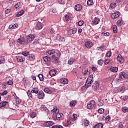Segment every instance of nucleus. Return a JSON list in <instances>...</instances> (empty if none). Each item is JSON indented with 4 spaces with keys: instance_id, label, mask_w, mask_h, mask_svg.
<instances>
[{
    "instance_id": "nucleus-56",
    "label": "nucleus",
    "mask_w": 128,
    "mask_h": 128,
    "mask_svg": "<svg viewBox=\"0 0 128 128\" xmlns=\"http://www.w3.org/2000/svg\"><path fill=\"white\" fill-rule=\"evenodd\" d=\"M104 48H106V46H99L98 48V50H102V52L104 50Z\"/></svg>"
},
{
    "instance_id": "nucleus-34",
    "label": "nucleus",
    "mask_w": 128,
    "mask_h": 128,
    "mask_svg": "<svg viewBox=\"0 0 128 128\" xmlns=\"http://www.w3.org/2000/svg\"><path fill=\"white\" fill-rule=\"evenodd\" d=\"M112 28L114 32L116 34V32H118V26L116 25H114L112 26Z\"/></svg>"
},
{
    "instance_id": "nucleus-46",
    "label": "nucleus",
    "mask_w": 128,
    "mask_h": 128,
    "mask_svg": "<svg viewBox=\"0 0 128 128\" xmlns=\"http://www.w3.org/2000/svg\"><path fill=\"white\" fill-rule=\"evenodd\" d=\"M91 84H92V82H88V81H86V84H85V88H88V86H90Z\"/></svg>"
},
{
    "instance_id": "nucleus-48",
    "label": "nucleus",
    "mask_w": 128,
    "mask_h": 128,
    "mask_svg": "<svg viewBox=\"0 0 128 128\" xmlns=\"http://www.w3.org/2000/svg\"><path fill=\"white\" fill-rule=\"evenodd\" d=\"M22 54L24 56H30V52H22Z\"/></svg>"
},
{
    "instance_id": "nucleus-44",
    "label": "nucleus",
    "mask_w": 128,
    "mask_h": 128,
    "mask_svg": "<svg viewBox=\"0 0 128 128\" xmlns=\"http://www.w3.org/2000/svg\"><path fill=\"white\" fill-rule=\"evenodd\" d=\"M38 78L40 82H42V80H44V75H42V74H39L38 75Z\"/></svg>"
},
{
    "instance_id": "nucleus-21",
    "label": "nucleus",
    "mask_w": 128,
    "mask_h": 128,
    "mask_svg": "<svg viewBox=\"0 0 128 128\" xmlns=\"http://www.w3.org/2000/svg\"><path fill=\"white\" fill-rule=\"evenodd\" d=\"M56 74V70H52L49 72V74L50 76H54Z\"/></svg>"
},
{
    "instance_id": "nucleus-35",
    "label": "nucleus",
    "mask_w": 128,
    "mask_h": 128,
    "mask_svg": "<svg viewBox=\"0 0 128 128\" xmlns=\"http://www.w3.org/2000/svg\"><path fill=\"white\" fill-rule=\"evenodd\" d=\"M30 118H36V112H31L30 114Z\"/></svg>"
},
{
    "instance_id": "nucleus-17",
    "label": "nucleus",
    "mask_w": 128,
    "mask_h": 128,
    "mask_svg": "<svg viewBox=\"0 0 128 128\" xmlns=\"http://www.w3.org/2000/svg\"><path fill=\"white\" fill-rule=\"evenodd\" d=\"M28 96L30 100H32L34 98V95H32V92L30 90H28L27 92Z\"/></svg>"
},
{
    "instance_id": "nucleus-4",
    "label": "nucleus",
    "mask_w": 128,
    "mask_h": 128,
    "mask_svg": "<svg viewBox=\"0 0 128 128\" xmlns=\"http://www.w3.org/2000/svg\"><path fill=\"white\" fill-rule=\"evenodd\" d=\"M120 12H116L114 13H112L111 14V18L113 20H114L116 18H120Z\"/></svg>"
},
{
    "instance_id": "nucleus-3",
    "label": "nucleus",
    "mask_w": 128,
    "mask_h": 128,
    "mask_svg": "<svg viewBox=\"0 0 128 128\" xmlns=\"http://www.w3.org/2000/svg\"><path fill=\"white\" fill-rule=\"evenodd\" d=\"M78 32V29L76 28H74L72 29H68V36H72L74 34Z\"/></svg>"
},
{
    "instance_id": "nucleus-58",
    "label": "nucleus",
    "mask_w": 128,
    "mask_h": 128,
    "mask_svg": "<svg viewBox=\"0 0 128 128\" xmlns=\"http://www.w3.org/2000/svg\"><path fill=\"white\" fill-rule=\"evenodd\" d=\"M110 62V59L108 58L104 62V64H108Z\"/></svg>"
},
{
    "instance_id": "nucleus-8",
    "label": "nucleus",
    "mask_w": 128,
    "mask_h": 128,
    "mask_svg": "<svg viewBox=\"0 0 128 128\" xmlns=\"http://www.w3.org/2000/svg\"><path fill=\"white\" fill-rule=\"evenodd\" d=\"M108 70H110V72H118V68L116 67L109 66L108 67Z\"/></svg>"
},
{
    "instance_id": "nucleus-18",
    "label": "nucleus",
    "mask_w": 128,
    "mask_h": 128,
    "mask_svg": "<svg viewBox=\"0 0 128 128\" xmlns=\"http://www.w3.org/2000/svg\"><path fill=\"white\" fill-rule=\"evenodd\" d=\"M61 84H67L68 83V80L66 78H62L60 80Z\"/></svg>"
},
{
    "instance_id": "nucleus-6",
    "label": "nucleus",
    "mask_w": 128,
    "mask_h": 128,
    "mask_svg": "<svg viewBox=\"0 0 128 128\" xmlns=\"http://www.w3.org/2000/svg\"><path fill=\"white\" fill-rule=\"evenodd\" d=\"M100 22V19L98 17H95V18L92 22V26H96V24H98Z\"/></svg>"
},
{
    "instance_id": "nucleus-60",
    "label": "nucleus",
    "mask_w": 128,
    "mask_h": 128,
    "mask_svg": "<svg viewBox=\"0 0 128 128\" xmlns=\"http://www.w3.org/2000/svg\"><path fill=\"white\" fill-rule=\"evenodd\" d=\"M78 24L80 26H82L84 24V20H80L78 22Z\"/></svg>"
},
{
    "instance_id": "nucleus-36",
    "label": "nucleus",
    "mask_w": 128,
    "mask_h": 128,
    "mask_svg": "<svg viewBox=\"0 0 128 128\" xmlns=\"http://www.w3.org/2000/svg\"><path fill=\"white\" fill-rule=\"evenodd\" d=\"M116 24L118 26H121L122 24H124V21H122V20H119L117 21Z\"/></svg>"
},
{
    "instance_id": "nucleus-39",
    "label": "nucleus",
    "mask_w": 128,
    "mask_h": 128,
    "mask_svg": "<svg viewBox=\"0 0 128 128\" xmlns=\"http://www.w3.org/2000/svg\"><path fill=\"white\" fill-rule=\"evenodd\" d=\"M44 92L46 94H52V90L48 88H45L44 89Z\"/></svg>"
},
{
    "instance_id": "nucleus-30",
    "label": "nucleus",
    "mask_w": 128,
    "mask_h": 128,
    "mask_svg": "<svg viewBox=\"0 0 128 128\" xmlns=\"http://www.w3.org/2000/svg\"><path fill=\"white\" fill-rule=\"evenodd\" d=\"M102 126H104V125H102V124L98 123L97 124H96L95 126H94V128H102Z\"/></svg>"
},
{
    "instance_id": "nucleus-63",
    "label": "nucleus",
    "mask_w": 128,
    "mask_h": 128,
    "mask_svg": "<svg viewBox=\"0 0 128 128\" xmlns=\"http://www.w3.org/2000/svg\"><path fill=\"white\" fill-rule=\"evenodd\" d=\"M10 9H6L5 10V14H10Z\"/></svg>"
},
{
    "instance_id": "nucleus-1",
    "label": "nucleus",
    "mask_w": 128,
    "mask_h": 128,
    "mask_svg": "<svg viewBox=\"0 0 128 128\" xmlns=\"http://www.w3.org/2000/svg\"><path fill=\"white\" fill-rule=\"evenodd\" d=\"M118 76L120 80H126L128 78V75L125 72H122L119 74Z\"/></svg>"
},
{
    "instance_id": "nucleus-42",
    "label": "nucleus",
    "mask_w": 128,
    "mask_h": 128,
    "mask_svg": "<svg viewBox=\"0 0 128 128\" xmlns=\"http://www.w3.org/2000/svg\"><path fill=\"white\" fill-rule=\"evenodd\" d=\"M70 106H74L76 104V102L73 100L70 102Z\"/></svg>"
},
{
    "instance_id": "nucleus-64",
    "label": "nucleus",
    "mask_w": 128,
    "mask_h": 128,
    "mask_svg": "<svg viewBox=\"0 0 128 128\" xmlns=\"http://www.w3.org/2000/svg\"><path fill=\"white\" fill-rule=\"evenodd\" d=\"M16 104H20V102H22V101L20 100V98H17L16 100Z\"/></svg>"
},
{
    "instance_id": "nucleus-59",
    "label": "nucleus",
    "mask_w": 128,
    "mask_h": 128,
    "mask_svg": "<svg viewBox=\"0 0 128 128\" xmlns=\"http://www.w3.org/2000/svg\"><path fill=\"white\" fill-rule=\"evenodd\" d=\"M51 128H64V127L60 125H59V126H54Z\"/></svg>"
},
{
    "instance_id": "nucleus-25",
    "label": "nucleus",
    "mask_w": 128,
    "mask_h": 128,
    "mask_svg": "<svg viewBox=\"0 0 128 128\" xmlns=\"http://www.w3.org/2000/svg\"><path fill=\"white\" fill-rule=\"evenodd\" d=\"M31 92H32V94H38V88H33L32 90H31Z\"/></svg>"
},
{
    "instance_id": "nucleus-32",
    "label": "nucleus",
    "mask_w": 128,
    "mask_h": 128,
    "mask_svg": "<svg viewBox=\"0 0 128 128\" xmlns=\"http://www.w3.org/2000/svg\"><path fill=\"white\" fill-rule=\"evenodd\" d=\"M17 42L22 44H24V40L22 38H18L17 40Z\"/></svg>"
},
{
    "instance_id": "nucleus-28",
    "label": "nucleus",
    "mask_w": 128,
    "mask_h": 128,
    "mask_svg": "<svg viewBox=\"0 0 128 128\" xmlns=\"http://www.w3.org/2000/svg\"><path fill=\"white\" fill-rule=\"evenodd\" d=\"M8 102L5 101V102H2L0 103V108L4 107L6 106H8Z\"/></svg>"
},
{
    "instance_id": "nucleus-22",
    "label": "nucleus",
    "mask_w": 128,
    "mask_h": 128,
    "mask_svg": "<svg viewBox=\"0 0 128 128\" xmlns=\"http://www.w3.org/2000/svg\"><path fill=\"white\" fill-rule=\"evenodd\" d=\"M36 28L37 30H42V24L40 22H38L36 25Z\"/></svg>"
},
{
    "instance_id": "nucleus-12",
    "label": "nucleus",
    "mask_w": 128,
    "mask_h": 128,
    "mask_svg": "<svg viewBox=\"0 0 128 128\" xmlns=\"http://www.w3.org/2000/svg\"><path fill=\"white\" fill-rule=\"evenodd\" d=\"M38 98L40 100H43L44 98V93L42 91H40L38 94Z\"/></svg>"
},
{
    "instance_id": "nucleus-61",
    "label": "nucleus",
    "mask_w": 128,
    "mask_h": 128,
    "mask_svg": "<svg viewBox=\"0 0 128 128\" xmlns=\"http://www.w3.org/2000/svg\"><path fill=\"white\" fill-rule=\"evenodd\" d=\"M102 36H110V32H106V33L102 32Z\"/></svg>"
},
{
    "instance_id": "nucleus-11",
    "label": "nucleus",
    "mask_w": 128,
    "mask_h": 128,
    "mask_svg": "<svg viewBox=\"0 0 128 128\" xmlns=\"http://www.w3.org/2000/svg\"><path fill=\"white\" fill-rule=\"evenodd\" d=\"M27 60L32 62L36 60V56L34 54H29V56L27 57Z\"/></svg>"
},
{
    "instance_id": "nucleus-7",
    "label": "nucleus",
    "mask_w": 128,
    "mask_h": 128,
    "mask_svg": "<svg viewBox=\"0 0 128 128\" xmlns=\"http://www.w3.org/2000/svg\"><path fill=\"white\" fill-rule=\"evenodd\" d=\"M36 38V36L34 34H30L27 36V40L29 42H32Z\"/></svg>"
},
{
    "instance_id": "nucleus-2",
    "label": "nucleus",
    "mask_w": 128,
    "mask_h": 128,
    "mask_svg": "<svg viewBox=\"0 0 128 128\" xmlns=\"http://www.w3.org/2000/svg\"><path fill=\"white\" fill-rule=\"evenodd\" d=\"M94 106H96V102H94V100H92L87 105V108L88 110H92V108H94Z\"/></svg>"
},
{
    "instance_id": "nucleus-26",
    "label": "nucleus",
    "mask_w": 128,
    "mask_h": 128,
    "mask_svg": "<svg viewBox=\"0 0 128 128\" xmlns=\"http://www.w3.org/2000/svg\"><path fill=\"white\" fill-rule=\"evenodd\" d=\"M18 26V25L16 24H10L9 26V28L10 30H14V28H16Z\"/></svg>"
},
{
    "instance_id": "nucleus-40",
    "label": "nucleus",
    "mask_w": 128,
    "mask_h": 128,
    "mask_svg": "<svg viewBox=\"0 0 128 128\" xmlns=\"http://www.w3.org/2000/svg\"><path fill=\"white\" fill-rule=\"evenodd\" d=\"M6 62V60H4V58L2 56L0 57V64H4Z\"/></svg>"
},
{
    "instance_id": "nucleus-27",
    "label": "nucleus",
    "mask_w": 128,
    "mask_h": 128,
    "mask_svg": "<svg viewBox=\"0 0 128 128\" xmlns=\"http://www.w3.org/2000/svg\"><path fill=\"white\" fill-rule=\"evenodd\" d=\"M40 110H44V112H48V109L46 106L44 105H42L40 106Z\"/></svg>"
},
{
    "instance_id": "nucleus-16",
    "label": "nucleus",
    "mask_w": 128,
    "mask_h": 128,
    "mask_svg": "<svg viewBox=\"0 0 128 128\" xmlns=\"http://www.w3.org/2000/svg\"><path fill=\"white\" fill-rule=\"evenodd\" d=\"M92 46H94V44H92V42L89 41L85 42V46L87 48H90Z\"/></svg>"
},
{
    "instance_id": "nucleus-5",
    "label": "nucleus",
    "mask_w": 128,
    "mask_h": 128,
    "mask_svg": "<svg viewBox=\"0 0 128 128\" xmlns=\"http://www.w3.org/2000/svg\"><path fill=\"white\" fill-rule=\"evenodd\" d=\"M16 58L18 62H24V61L26 60L24 56H16Z\"/></svg>"
},
{
    "instance_id": "nucleus-20",
    "label": "nucleus",
    "mask_w": 128,
    "mask_h": 128,
    "mask_svg": "<svg viewBox=\"0 0 128 128\" xmlns=\"http://www.w3.org/2000/svg\"><path fill=\"white\" fill-rule=\"evenodd\" d=\"M76 62V59L74 58H70V59L68 60V64L72 66Z\"/></svg>"
},
{
    "instance_id": "nucleus-38",
    "label": "nucleus",
    "mask_w": 128,
    "mask_h": 128,
    "mask_svg": "<svg viewBox=\"0 0 128 128\" xmlns=\"http://www.w3.org/2000/svg\"><path fill=\"white\" fill-rule=\"evenodd\" d=\"M102 120H106V122H108L110 120V116H108L106 117L103 116Z\"/></svg>"
},
{
    "instance_id": "nucleus-24",
    "label": "nucleus",
    "mask_w": 128,
    "mask_h": 128,
    "mask_svg": "<svg viewBox=\"0 0 128 128\" xmlns=\"http://www.w3.org/2000/svg\"><path fill=\"white\" fill-rule=\"evenodd\" d=\"M72 118H69L67 119L66 126H70V124L72 123Z\"/></svg>"
},
{
    "instance_id": "nucleus-51",
    "label": "nucleus",
    "mask_w": 128,
    "mask_h": 128,
    "mask_svg": "<svg viewBox=\"0 0 128 128\" xmlns=\"http://www.w3.org/2000/svg\"><path fill=\"white\" fill-rule=\"evenodd\" d=\"M40 44V39L36 38L35 40L33 42V44Z\"/></svg>"
},
{
    "instance_id": "nucleus-49",
    "label": "nucleus",
    "mask_w": 128,
    "mask_h": 128,
    "mask_svg": "<svg viewBox=\"0 0 128 128\" xmlns=\"http://www.w3.org/2000/svg\"><path fill=\"white\" fill-rule=\"evenodd\" d=\"M122 110L123 112H128V107L122 108Z\"/></svg>"
},
{
    "instance_id": "nucleus-41",
    "label": "nucleus",
    "mask_w": 128,
    "mask_h": 128,
    "mask_svg": "<svg viewBox=\"0 0 128 128\" xmlns=\"http://www.w3.org/2000/svg\"><path fill=\"white\" fill-rule=\"evenodd\" d=\"M88 6H92L94 4V0H88L87 1Z\"/></svg>"
},
{
    "instance_id": "nucleus-47",
    "label": "nucleus",
    "mask_w": 128,
    "mask_h": 128,
    "mask_svg": "<svg viewBox=\"0 0 128 128\" xmlns=\"http://www.w3.org/2000/svg\"><path fill=\"white\" fill-rule=\"evenodd\" d=\"M106 58H110L112 56V52L108 51L106 54Z\"/></svg>"
},
{
    "instance_id": "nucleus-53",
    "label": "nucleus",
    "mask_w": 128,
    "mask_h": 128,
    "mask_svg": "<svg viewBox=\"0 0 128 128\" xmlns=\"http://www.w3.org/2000/svg\"><path fill=\"white\" fill-rule=\"evenodd\" d=\"M59 42H64L66 39L64 37H60L58 39Z\"/></svg>"
},
{
    "instance_id": "nucleus-45",
    "label": "nucleus",
    "mask_w": 128,
    "mask_h": 128,
    "mask_svg": "<svg viewBox=\"0 0 128 128\" xmlns=\"http://www.w3.org/2000/svg\"><path fill=\"white\" fill-rule=\"evenodd\" d=\"M84 126H88L90 124V121H88V120L87 119H84Z\"/></svg>"
},
{
    "instance_id": "nucleus-43",
    "label": "nucleus",
    "mask_w": 128,
    "mask_h": 128,
    "mask_svg": "<svg viewBox=\"0 0 128 128\" xmlns=\"http://www.w3.org/2000/svg\"><path fill=\"white\" fill-rule=\"evenodd\" d=\"M52 112H53V114H58V112H60V110L56 108H54V109L52 110Z\"/></svg>"
},
{
    "instance_id": "nucleus-23",
    "label": "nucleus",
    "mask_w": 128,
    "mask_h": 128,
    "mask_svg": "<svg viewBox=\"0 0 128 128\" xmlns=\"http://www.w3.org/2000/svg\"><path fill=\"white\" fill-rule=\"evenodd\" d=\"M126 90L128 89H126V86H122L121 88H118V92H124Z\"/></svg>"
},
{
    "instance_id": "nucleus-55",
    "label": "nucleus",
    "mask_w": 128,
    "mask_h": 128,
    "mask_svg": "<svg viewBox=\"0 0 128 128\" xmlns=\"http://www.w3.org/2000/svg\"><path fill=\"white\" fill-rule=\"evenodd\" d=\"M98 112L99 114H104V108H100L98 110Z\"/></svg>"
},
{
    "instance_id": "nucleus-15",
    "label": "nucleus",
    "mask_w": 128,
    "mask_h": 128,
    "mask_svg": "<svg viewBox=\"0 0 128 128\" xmlns=\"http://www.w3.org/2000/svg\"><path fill=\"white\" fill-rule=\"evenodd\" d=\"M54 122L52 121H47L44 124V126H52Z\"/></svg>"
},
{
    "instance_id": "nucleus-52",
    "label": "nucleus",
    "mask_w": 128,
    "mask_h": 128,
    "mask_svg": "<svg viewBox=\"0 0 128 128\" xmlns=\"http://www.w3.org/2000/svg\"><path fill=\"white\" fill-rule=\"evenodd\" d=\"M14 6H15L16 8V10H18V8H20V3L18 2V3L16 4Z\"/></svg>"
},
{
    "instance_id": "nucleus-54",
    "label": "nucleus",
    "mask_w": 128,
    "mask_h": 128,
    "mask_svg": "<svg viewBox=\"0 0 128 128\" xmlns=\"http://www.w3.org/2000/svg\"><path fill=\"white\" fill-rule=\"evenodd\" d=\"M7 84L9 86H12L14 84V82L12 80H9L7 82Z\"/></svg>"
},
{
    "instance_id": "nucleus-33",
    "label": "nucleus",
    "mask_w": 128,
    "mask_h": 128,
    "mask_svg": "<svg viewBox=\"0 0 128 128\" xmlns=\"http://www.w3.org/2000/svg\"><path fill=\"white\" fill-rule=\"evenodd\" d=\"M24 14V10H22L16 14V16H22Z\"/></svg>"
},
{
    "instance_id": "nucleus-19",
    "label": "nucleus",
    "mask_w": 128,
    "mask_h": 128,
    "mask_svg": "<svg viewBox=\"0 0 128 128\" xmlns=\"http://www.w3.org/2000/svg\"><path fill=\"white\" fill-rule=\"evenodd\" d=\"M82 6L80 4L76 5L74 7V10L77 12H80V10H82Z\"/></svg>"
},
{
    "instance_id": "nucleus-37",
    "label": "nucleus",
    "mask_w": 128,
    "mask_h": 128,
    "mask_svg": "<svg viewBox=\"0 0 128 128\" xmlns=\"http://www.w3.org/2000/svg\"><path fill=\"white\" fill-rule=\"evenodd\" d=\"M115 8H116V3H112L110 4V8L114 10Z\"/></svg>"
},
{
    "instance_id": "nucleus-14",
    "label": "nucleus",
    "mask_w": 128,
    "mask_h": 128,
    "mask_svg": "<svg viewBox=\"0 0 128 128\" xmlns=\"http://www.w3.org/2000/svg\"><path fill=\"white\" fill-rule=\"evenodd\" d=\"M86 82H91L92 84L94 82V75L92 74H90L87 78Z\"/></svg>"
},
{
    "instance_id": "nucleus-13",
    "label": "nucleus",
    "mask_w": 128,
    "mask_h": 128,
    "mask_svg": "<svg viewBox=\"0 0 128 128\" xmlns=\"http://www.w3.org/2000/svg\"><path fill=\"white\" fill-rule=\"evenodd\" d=\"M46 56H52V54H56V50L54 49H52V50H50L46 52Z\"/></svg>"
},
{
    "instance_id": "nucleus-9",
    "label": "nucleus",
    "mask_w": 128,
    "mask_h": 128,
    "mask_svg": "<svg viewBox=\"0 0 128 128\" xmlns=\"http://www.w3.org/2000/svg\"><path fill=\"white\" fill-rule=\"evenodd\" d=\"M116 60L118 62H120L121 64H122L124 62V59L123 58V57L122 56V55L120 54L118 56Z\"/></svg>"
},
{
    "instance_id": "nucleus-62",
    "label": "nucleus",
    "mask_w": 128,
    "mask_h": 128,
    "mask_svg": "<svg viewBox=\"0 0 128 128\" xmlns=\"http://www.w3.org/2000/svg\"><path fill=\"white\" fill-rule=\"evenodd\" d=\"M65 20H66V22H68L70 20V16H68V15H66L65 16Z\"/></svg>"
},
{
    "instance_id": "nucleus-50",
    "label": "nucleus",
    "mask_w": 128,
    "mask_h": 128,
    "mask_svg": "<svg viewBox=\"0 0 128 128\" xmlns=\"http://www.w3.org/2000/svg\"><path fill=\"white\" fill-rule=\"evenodd\" d=\"M98 64L100 66H102V64H104V61L102 60V59H100V60H98Z\"/></svg>"
},
{
    "instance_id": "nucleus-31",
    "label": "nucleus",
    "mask_w": 128,
    "mask_h": 128,
    "mask_svg": "<svg viewBox=\"0 0 128 128\" xmlns=\"http://www.w3.org/2000/svg\"><path fill=\"white\" fill-rule=\"evenodd\" d=\"M43 60L46 62H50V57L48 56H46L43 58Z\"/></svg>"
},
{
    "instance_id": "nucleus-10",
    "label": "nucleus",
    "mask_w": 128,
    "mask_h": 128,
    "mask_svg": "<svg viewBox=\"0 0 128 128\" xmlns=\"http://www.w3.org/2000/svg\"><path fill=\"white\" fill-rule=\"evenodd\" d=\"M92 88L94 91L100 88V83L98 82H96L95 83L93 84Z\"/></svg>"
},
{
    "instance_id": "nucleus-29",
    "label": "nucleus",
    "mask_w": 128,
    "mask_h": 128,
    "mask_svg": "<svg viewBox=\"0 0 128 128\" xmlns=\"http://www.w3.org/2000/svg\"><path fill=\"white\" fill-rule=\"evenodd\" d=\"M62 116H64V114L62 113H57V114H56V120H60V118H62Z\"/></svg>"
},
{
    "instance_id": "nucleus-57",
    "label": "nucleus",
    "mask_w": 128,
    "mask_h": 128,
    "mask_svg": "<svg viewBox=\"0 0 128 128\" xmlns=\"http://www.w3.org/2000/svg\"><path fill=\"white\" fill-rule=\"evenodd\" d=\"M73 118H74L72 119V122H74L78 118V116L76 114H73Z\"/></svg>"
}]
</instances>
